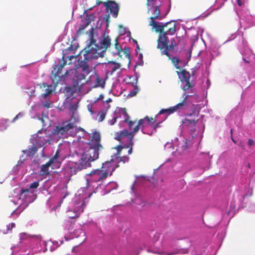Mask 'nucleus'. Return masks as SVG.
I'll list each match as a JSON object with an SVG mask.
<instances>
[{"mask_svg": "<svg viewBox=\"0 0 255 255\" xmlns=\"http://www.w3.org/2000/svg\"><path fill=\"white\" fill-rule=\"evenodd\" d=\"M176 73L178 75H181L182 77L181 81L182 84L185 83V84L183 85L182 89L185 91V92L187 93V94L193 93V91L191 88H193L195 84L192 81H190L191 78L190 73L185 69L181 70L180 72L177 71Z\"/></svg>", "mask_w": 255, "mask_h": 255, "instance_id": "obj_12", "label": "nucleus"}, {"mask_svg": "<svg viewBox=\"0 0 255 255\" xmlns=\"http://www.w3.org/2000/svg\"><path fill=\"white\" fill-rule=\"evenodd\" d=\"M225 236V232L223 230L221 235H218L219 243L216 245L214 243H206L200 244L195 247L194 244L186 239L181 245L177 246L174 239L170 238L168 235H161L157 232L150 242H148L147 239H143L140 243L131 245L128 249L127 255H138L139 252L144 248L147 249L148 252L160 255L186 254L190 251L194 255H215Z\"/></svg>", "mask_w": 255, "mask_h": 255, "instance_id": "obj_1", "label": "nucleus"}, {"mask_svg": "<svg viewBox=\"0 0 255 255\" xmlns=\"http://www.w3.org/2000/svg\"><path fill=\"white\" fill-rule=\"evenodd\" d=\"M83 60L80 61V67L75 70V76L77 82L81 81L85 78L86 75L89 72V66L86 64L87 61L90 59H85V56L83 55Z\"/></svg>", "mask_w": 255, "mask_h": 255, "instance_id": "obj_14", "label": "nucleus"}, {"mask_svg": "<svg viewBox=\"0 0 255 255\" xmlns=\"http://www.w3.org/2000/svg\"><path fill=\"white\" fill-rule=\"evenodd\" d=\"M79 130H81L82 131H84V129L83 128H75L76 132H78Z\"/></svg>", "mask_w": 255, "mask_h": 255, "instance_id": "obj_62", "label": "nucleus"}, {"mask_svg": "<svg viewBox=\"0 0 255 255\" xmlns=\"http://www.w3.org/2000/svg\"><path fill=\"white\" fill-rule=\"evenodd\" d=\"M101 3H104L106 8L107 14L103 16V20L106 24V28H108L109 26L110 22L111 16L110 14L112 13V0H108L107 2H102Z\"/></svg>", "mask_w": 255, "mask_h": 255, "instance_id": "obj_24", "label": "nucleus"}, {"mask_svg": "<svg viewBox=\"0 0 255 255\" xmlns=\"http://www.w3.org/2000/svg\"><path fill=\"white\" fill-rule=\"evenodd\" d=\"M115 51L113 52V56L117 57V59H123V55H125L126 58L129 59L130 57V49L128 47H125L124 49L120 45L118 38L115 39Z\"/></svg>", "mask_w": 255, "mask_h": 255, "instance_id": "obj_17", "label": "nucleus"}, {"mask_svg": "<svg viewBox=\"0 0 255 255\" xmlns=\"http://www.w3.org/2000/svg\"><path fill=\"white\" fill-rule=\"evenodd\" d=\"M114 161H115V160H113V169H112L113 172V171H114V170H115L116 168H117V167H118V165H117L116 167H114Z\"/></svg>", "mask_w": 255, "mask_h": 255, "instance_id": "obj_63", "label": "nucleus"}, {"mask_svg": "<svg viewBox=\"0 0 255 255\" xmlns=\"http://www.w3.org/2000/svg\"><path fill=\"white\" fill-rule=\"evenodd\" d=\"M111 182L109 183V185L105 187V189L101 191V195H105L109 193H110L112 190V188L110 187V184Z\"/></svg>", "mask_w": 255, "mask_h": 255, "instance_id": "obj_45", "label": "nucleus"}, {"mask_svg": "<svg viewBox=\"0 0 255 255\" xmlns=\"http://www.w3.org/2000/svg\"><path fill=\"white\" fill-rule=\"evenodd\" d=\"M25 207L26 206L21 203L20 206L11 213L10 216L13 218H17Z\"/></svg>", "mask_w": 255, "mask_h": 255, "instance_id": "obj_35", "label": "nucleus"}, {"mask_svg": "<svg viewBox=\"0 0 255 255\" xmlns=\"http://www.w3.org/2000/svg\"><path fill=\"white\" fill-rule=\"evenodd\" d=\"M189 145V140L183 136H179L174 139L172 144L166 145L165 148L171 154H174V153L182 154L187 149Z\"/></svg>", "mask_w": 255, "mask_h": 255, "instance_id": "obj_8", "label": "nucleus"}, {"mask_svg": "<svg viewBox=\"0 0 255 255\" xmlns=\"http://www.w3.org/2000/svg\"><path fill=\"white\" fill-rule=\"evenodd\" d=\"M169 42V41L168 37L165 38V36H163L162 40L157 43V47L160 50L162 55H166L168 58H170V55L169 53V51H173L177 45L168 44Z\"/></svg>", "mask_w": 255, "mask_h": 255, "instance_id": "obj_13", "label": "nucleus"}, {"mask_svg": "<svg viewBox=\"0 0 255 255\" xmlns=\"http://www.w3.org/2000/svg\"><path fill=\"white\" fill-rule=\"evenodd\" d=\"M34 144L38 147L41 148L45 144L50 143L51 140L46 135V131L39 130L38 133L34 137Z\"/></svg>", "mask_w": 255, "mask_h": 255, "instance_id": "obj_19", "label": "nucleus"}, {"mask_svg": "<svg viewBox=\"0 0 255 255\" xmlns=\"http://www.w3.org/2000/svg\"><path fill=\"white\" fill-rule=\"evenodd\" d=\"M171 21L166 22L164 24L162 23H159L155 21L154 20H151L149 23V25L152 26L153 28H155V30L156 32H159V34L157 39V43L162 40L163 36H165V38L167 37V35H173L176 32V24L175 23H173V25L168 28L166 30H164L165 28H167V26L171 24Z\"/></svg>", "mask_w": 255, "mask_h": 255, "instance_id": "obj_7", "label": "nucleus"}, {"mask_svg": "<svg viewBox=\"0 0 255 255\" xmlns=\"http://www.w3.org/2000/svg\"><path fill=\"white\" fill-rule=\"evenodd\" d=\"M66 64L67 62L63 55L62 59L59 60L58 64L55 65L52 70L51 78L54 84H57L59 82L63 81L64 77L68 75L69 71L68 70L64 74L62 72V69Z\"/></svg>", "mask_w": 255, "mask_h": 255, "instance_id": "obj_9", "label": "nucleus"}, {"mask_svg": "<svg viewBox=\"0 0 255 255\" xmlns=\"http://www.w3.org/2000/svg\"><path fill=\"white\" fill-rule=\"evenodd\" d=\"M193 95H189L186 92H184L182 96L183 100L181 102L175 106L171 107L168 109H162L160 111L158 115L166 113L168 115L173 114L176 112L180 111V110H184L188 105L187 99L189 97L192 96Z\"/></svg>", "mask_w": 255, "mask_h": 255, "instance_id": "obj_11", "label": "nucleus"}, {"mask_svg": "<svg viewBox=\"0 0 255 255\" xmlns=\"http://www.w3.org/2000/svg\"><path fill=\"white\" fill-rule=\"evenodd\" d=\"M111 167L112 160H107L103 163L101 168L93 170L85 176L87 186L77 191L67 208V214L70 219L79 217L83 212L92 193L98 192L99 188H102V185L97 183L112 175Z\"/></svg>", "mask_w": 255, "mask_h": 255, "instance_id": "obj_2", "label": "nucleus"}, {"mask_svg": "<svg viewBox=\"0 0 255 255\" xmlns=\"http://www.w3.org/2000/svg\"><path fill=\"white\" fill-rule=\"evenodd\" d=\"M138 131H139L138 126H135L134 128L133 129L132 131H131L130 132H128V130L127 136H128L129 138H130V140L131 141H132V139L133 138L136 132H137Z\"/></svg>", "mask_w": 255, "mask_h": 255, "instance_id": "obj_42", "label": "nucleus"}, {"mask_svg": "<svg viewBox=\"0 0 255 255\" xmlns=\"http://www.w3.org/2000/svg\"><path fill=\"white\" fill-rule=\"evenodd\" d=\"M112 102V99L111 98H109L108 100L103 101V108L102 110L106 112H108V110L110 109L111 106L110 103Z\"/></svg>", "mask_w": 255, "mask_h": 255, "instance_id": "obj_39", "label": "nucleus"}, {"mask_svg": "<svg viewBox=\"0 0 255 255\" xmlns=\"http://www.w3.org/2000/svg\"><path fill=\"white\" fill-rule=\"evenodd\" d=\"M68 194L66 188H63L56 195L50 197L47 201L46 204L49 208H51L52 210H56L61 206L64 199Z\"/></svg>", "mask_w": 255, "mask_h": 255, "instance_id": "obj_10", "label": "nucleus"}, {"mask_svg": "<svg viewBox=\"0 0 255 255\" xmlns=\"http://www.w3.org/2000/svg\"><path fill=\"white\" fill-rule=\"evenodd\" d=\"M17 248H19V246L18 245L11 246L10 250L12 251V252L10 255H13L15 252L14 250Z\"/></svg>", "mask_w": 255, "mask_h": 255, "instance_id": "obj_49", "label": "nucleus"}, {"mask_svg": "<svg viewBox=\"0 0 255 255\" xmlns=\"http://www.w3.org/2000/svg\"><path fill=\"white\" fill-rule=\"evenodd\" d=\"M155 121V118H149L148 116H146L143 119L139 120L138 124L136 126H138L139 129L141 128L143 133L150 134L151 133L146 130V128H151L152 123H154Z\"/></svg>", "mask_w": 255, "mask_h": 255, "instance_id": "obj_18", "label": "nucleus"}, {"mask_svg": "<svg viewBox=\"0 0 255 255\" xmlns=\"http://www.w3.org/2000/svg\"><path fill=\"white\" fill-rule=\"evenodd\" d=\"M133 143H131V146H132ZM117 149V153L116 155H114L116 156V158H120V159H122L125 158V159H128L127 156L129 154H131L132 152V146L129 147L128 146H121L119 145L116 147Z\"/></svg>", "mask_w": 255, "mask_h": 255, "instance_id": "obj_20", "label": "nucleus"}, {"mask_svg": "<svg viewBox=\"0 0 255 255\" xmlns=\"http://www.w3.org/2000/svg\"><path fill=\"white\" fill-rule=\"evenodd\" d=\"M252 195V189L249 186L247 187L245 186L244 189H241L240 190L236 191L233 195V201L231 202L230 208L228 211H225L222 209V213L226 214L230 218H232L236 213V204L240 205L241 204L246 196H250Z\"/></svg>", "mask_w": 255, "mask_h": 255, "instance_id": "obj_4", "label": "nucleus"}, {"mask_svg": "<svg viewBox=\"0 0 255 255\" xmlns=\"http://www.w3.org/2000/svg\"><path fill=\"white\" fill-rule=\"evenodd\" d=\"M119 114H121V117H122V120L120 121V122H123L124 123H128V126L129 128H131L133 125V124H134L136 122V121H132L131 120H129V116L127 114L126 110L125 109L121 108L117 109L115 111L114 117V121L113 122V125H114V124L118 119Z\"/></svg>", "mask_w": 255, "mask_h": 255, "instance_id": "obj_16", "label": "nucleus"}, {"mask_svg": "<svg viewBox=\"0 0 255 255\" xmlns=\"http://www.w3.org/2000/svg\"><path fill=\"white\" fill-rule=\"evenodd\" d=\"M19 240H20L21 242L24 240H27L28 241L31 242H35L37 244H39L40 246H43L45 248V249L43 250L44 252L47 250L48 247L49 248V250L51 252H53L59 246L58 242L57 241H54L53 242L50 240L46 242L42 241L41 237L40 236H31L25 233H22L19 234Z\"/></svg>", "mask_w": 255, "mask_h": 255, "instance_id": "obj_6", "label": "nucleus"}, {"mask_svg": "<svg viewBox=\"0 0 255 255\" xmlns=\"http://www.w3.org/2000/svg\"><path fill=\"white\" fill-rule=\"evenodd\" d=\"M43 85L44 88L47 87L45 89V92L42 94V96L45 98L52 93V90L51 85L47 86L45 84Z\"/></svg>", "mask_w": 255, "mask_h": 255, "instance_id": "obj_41", "label": "nucleus"}, {"mask_svg": "<svg viewBox=\"0 0 255 255\" xmlns=\"http://www.w3.org/2000/svg\"><path fill=\"white\" fill-rule=\"evenodd\" d=\"M89 161H94V160H78L76 162L68 160L62 168L61 172L65 177H69L82 169L91 167V164Z\"/></svg>", "mask_w": 255, "mask_h": 255, "instance_id": "obj_5", "label": "nucleus"}, {"mask_svg": "<svg viewBox=\"0 0 255 255\" xmlns=\"http://www.w3.org/2000/svg\"><path fill=\"white\" fill-rule=\"evenodd\" d=\"M48 162L41 165L39 174L42 176H45L49 174V166Z\"/></svg>", "mask_w": 255, "mask_h": 255, "instance_id": "obj_33", "label": "nucleus"}, {"mask_svg": "<svg viewBox=\"0 0 255 255\" xmlns=\"http://www.w3.org/2000/svg\"><path fill=\"white\" fill-rule=\"evenodd\" d=\"M15 225L14 223H11L9 224L8 225H7V230H11L13 228L15 227Z\"/></svg>", "mask_w": 255, "mask_h": 255, "instance_id": "obj_50", "label": "nucleus"}, {"mask_svg": "<svg viewBox=\"0 0 255 255\" xmlns=\"http://www.w3.org/2000/svg\"><path fill=\"white\" fill-rule=\"evenodd\" d=\"M38 148H39L34 143L32 145L29 146L27 149L22 150L21 158H23V159L32 158L36 153Z\"/></svg>", "mask_w": 255, "mask_h": 255, "instance_id": "obj_23", "label": "nucleus"}, {"mask_svg": "<svg viewBox=\"0 0 255 255\" xmlns=\"http://www.w3.org/2000/svg\"><path fill=\"white\" fill-rule=\"evenodd\" d=\"M127 134L128 129H125L121 131L120 132H117L115 136V139L118 141H121L127 136Z\"/></svg>", "mask_w": 255, "mask_h": 255, "instance_id": "obj_37", "label": "nucleus"}, {"mask_svg": "<svg viewBox=\"0 0 255 255\" xmlns=\"http://www.w3.org/2000/svg\"><path fill=\"white\" fill-rule=\"evenodd\" d=\"M104 98V95L103 94H101L99 98L95 100L93 102L87 105V109L88 111L92 114L93 115L96 113L94 110V105L98 101L103 100Z\"/></svg>", "mask_w": 255, "mask_h": 255, "instance_id": "obj_28", "label": "nucleus"}, {"mask_svg": "<svg viewBox=\"0 0 255 255\" xmlns=\"http://www.w3.org/2000/svg\"><path fill=\"white\" fill-rule=\"evenodd\" d=\"M119 31L120 33V34L124 35L125 34L126 32V29L124 27L121 26L119 28Z\"/></svg>", "mask_w": 255, "mask_h": 255, "instance_id": "obj_48", "label": "nucleus"}, {"mask_svg": "<svg viewBox=\"0 0 255 255\" xmlns=\"http://www.w3.org/2000/svg\"><path fill=\"white\" fill-rule=\"evenodd\" d=\"M238 145L241 147L242 149H244V145H243V142L242 141H240L238 143Z\"/></svg>", "mask_w": 255, "mask_h": 255, "instance_id": "obj_59", "label": "nucleus"}, {"mask_svg": "<svg viewBox=\"0 0 255 255\" xmlns=\"http://www.w3.org/2000/svg\"><path fill=\"white\" fill-rule=\"evenodd\" d=\"M134 82H130L131 84V85L132 86H134L135 85H136L137 84V79L136 78V79H134Z\"/></svg>", "mask_w": 255, "mask_h": 255, "instance_id": "obj_57", "label": "nucleus"}, {"mask_svg": "<svg viewBox=\"0 0 255 255\" xmlns=\"http://www.w3.org/2000/svg\"><path fill=\"white\" fill-rule=\"evenodd\" d=\"M81 234H84L85 235V233L81 229H79L76 230L74 233H72L71 234V238H78L79 237Z\"/></svg>", "mask_w": 255, "mask_h": 255, "instance_id": "obj_44", "label": "nucleus"}, {"mask_svg": "<svg viewBox=\"0 0 255 255\" xmlns=\"http://www.w3.org/2000/svg\"><path fill=\"white\" fill-rule=\"evenodd\" d=\"M92 78L94 79L95 82L94 87H101L102 88L104 87L105 83V81L103 79L101 78L98 75L96 74H95V75L92 77Z\"/></svg>", "mask_w": 255, "mask_h": 255, "instance_id": "obj_31", "label": "nucleus"}, {"mask_svg": "<svg viewBox=\"0 0 255 255\" xmlns=\"http://www.w3.org/2000/svg\"><path fill=\"white\" fill-rule=\"evenodd\" d=\"M38 186H39L38 182H37V181L33 182L30 185L28 189H31V191H33L34 192V190L35 189H36Z\"/></svg>", "mask_w": 255, "mask_h": 255, "instance_id": "obj_46", "label": "nucleus"}, {"mask_svg": "<svg viewBox=\"0 0 255 255\" xmlns=\"http://www.w3.org/2000/svg\"><path fill=\"white\" fill-rule=\"evenodd\" d=\"M120 6L116 1L113 0V17L116 18L118 15Z\"/></svg>", "mask_w": 255, "mask_h": 255, "instance_id": "obj_38", "label": "nucleus"}, {"mask_svg": "<svg viewBox=\"0 0 255 255\" xmlns=\"http://www.w3.org/2000/svg\"><path fill=\"white\" fill-rule=\"evenodd\" d=\"M135 180L134 181L132 186H131V192L133 193H134V185L136 183L137 180V182L140 183V184H143L142 182H141V180H145V181H149L150 180V177L147 176L141 175L140 176L138 177L137 176L135 175Z\"/></svg>", "mask_w": 255, "mask_h": 255, "instance_id": "obj_29", "label": "nucleus"}, {"mask_svg": "<svg viewBox=\"0 0 255 255\" xmlns=\"http://www.w3.org/2000/svg\"><path fill=\"white\" fill-rule=\"evenodd\" d=\"M25 168L26 165L24 160H18L17 164L13 167L11 172L13 174H17L20 171L23 172Z\"/></svg>", "mask_w": 255, "mask_h": 255, "instance_id": "obj_26", "label": "nucleus"}, {"mask_svg": "<svg viewBox=\"0 0 255 255\" xmlns=\"http://www.w3.org/2000/svg\"><path fill=\"white\" fill-rule=\"evenodd\" d=\"M118 186V184L116 182H114L113 181V190L116 189L117 188V187Z\"/></svg>", "mask_w": 255, "mask_h": 255, "instance_id": "obj_58", "label": "nucleus"}, {"mask_svg": "<svg viewBox=\"0 0 255 255\" xmlns=\"http://www.w3.org/2000/svg\"><path fill=\"white\" fill-rule=\"evenodd\" d=\"M92 38L90 44L81 51L79 56H81L82 54L84 55L86 60L103 57L108 47L111 44L110 37L109 36H106L105 33L104 38L101 42V46H98Z\"/></svg>", "mask_w": 255, "mask_h": 255, "instance_id": "obj_3", "label": "nucleus"}, {"mask_svg": "<svg viewBox=\"0 0 255 255\" xmlns=\"http://www.w3.org/2000/svg\"><path fill=\"white\" fill-rule=\"evenodd\" d=\"M169 59L171 60L172 63L177 69H180V67L179 65V64L180 62V60L177 57H174L173 58H171L170 56Z\"/></svg>", "mask_w": 255, "mask_h": 255, "instance_id": "obj_40", "label": "nucleus"}, {"mask_svg": "<svg viewBox=\"0 0 255 255\" xmlns=\"http://www.w3.org/2000/svg\"><path fill=\"white\" fill-rule=\"evenodd\" d=\"M49 167L52 170L59 168L61 165V162L60 160H49L48 162Z\"/></svg>", "mask_w": 255, "mask_h": 255, "instance_id": "obj_36", "label": "nucleus"}, {"mask_svg": "<svg viewBox=\"0 0 255 255\" xmlns=\"http://www.w3.org/2000/svg\"><path fill=\"white\" fill-rule=\"evenodd\" d=\"M195 70L192 71L191 76L192 75V76H194L195 75Z\"/></svg>", "mask_w": 255, "mask_h": 255, "instance_id": "obj_64", "label": "nucleus"}, {"mask_svg": "<svg viewBox=\"0 0 255 255\" xmlns=\"http://www.w3.org/2000/svg\"><path fill=\"white\" fill-rule=\"evenodd\" d=\"M237 4L239 6H241L244 3V0H237Z\"/></svg>", "mask_w": 255, "mask_h": 255, "instance_id": "obj_55", "label": "nucleus"}, {"mask_svg": "<svg viewBox=\"0 0 255 255\" xmlns=\"http://www.w3.org/2000/svg\"><path fill=\"white\" fill-rule=\"evenodd\" d=\"M22 115L21 113H19L18 115H17L12 120V122H14L17 119H18L19 117H22Z\"/></svg>", "mask_w": 255, "mask_h": 255, "instance_id": "obj_54", "label": "nucleus"}, {"mask_svg": "<svg viewBox=\"0 0 255 255\" xmlns=\"http://www.w3.org/2000/svg\"><path fill=\"white\" fill-rule=\"evenodd\" d=\"M74 128V124L65 122L63 124L62 126L56 127L55 128L53 129L52 133L55 135H63Z\"/></svg>", "mask_w": 255, "mask_h": 255, "instance_id": "obj_21", "label": "nucleus"}, {"mask_svg": "<svg viewBox=\"0 0 255 255\" xmlns=\"http://www.w3.org/2000/svg\"><path fill=\"white\" fill-rule=\"evenodd\" d=\"M255 142L252 139H249L248 140V144L249 146H252L254 144Z\"/></svg>", "mask_w": 255, "mask_h": 255, "instance_id": "obj_56", "label": "nucleus"}, {"mask_svg": "<svg viewBox=\"0 0 255 255\" xmlns=\"http://www.w3.org/2000/svg\"><path fill=\"white\" fill-rule=\"evenodd\" d=\"M100 140L101 135L100 133L97 131H95L93 132L91 139L90 140V143L94 147H102V145L100 144Z\"/></svg>", "mask_w": 255, "mask_h": 255, "instance_id": "obj_25", "label": "nucleus"}, {"mask_svg": "<svg viewBox=\"0 0 255 255\" xmlns=\"http://www.w3.org/2000/svg\"><path fill=\"white\" fill-rule=\"evenodd\" d=\"M107 113L104 111L102 110H101L98 114V117L97 118V121L99 122H102L105 119Z\"/></svg>", "mask_w": 255, "mask_h": 255, "instance_id": "obj_43", "label": "nucleus"}, {"mask_svg": "<svg viewBox=\"0 0 255 255\" xmlns=\"http://www.w3.org/2000/svg\"><path fill=\"white\" fill-rule=\"evenodd\" d=\"M99 148L90 147L84 153L81 159H97L99 158Z\"/></svg>", "mask_w": 255, "mask_h": 255, "instance_id": "obj_22", "label": "nucleus"}, {"mask_svg": "<svg viewBox=\"0 0 255 255\" xmlns=\"http://www.w3.org/2000/svg\"><path fill=\"white\" fill-rule=\"evenodd\" d=\"M131 201L133 203L137 205H141L143 208L146 205V203L145 202L143 197L141 195H137L134 199H131Z\"/></svg>", "mask_w": 255, "mask_h": 255, "instance_id": "obj_30", "label": "nucleus"}, {"mask_svg": "<svg viewBox=\"0 0 255 255\" xmlns=\"http://www.w3.org/2000/svg\"><path fill=\"white\" fill-rule=\"evenodd\" d=\"M59 150L57 149L54 156L50 158V159H57L59 157Z\"/></svg>", "mask_w": 255, "mask_h": 255, "instance_id": "obj_51", "label": "nucleus"}, {"mask_svg": "<svg viewBox=\"0 0 255 255\" xmlns=\"http://www.w3.org/2000/svg\"><path fill=\"white\" fill-rule=\"evenodd\" d=\"M153 0H147V3H146V5L147 6H149L150 5V2L151 1H152Z\"/></svg>", "mask_w": 255, "mask_h": 255, "instance_id": "obj_61", "label": "nucleus"}, {"mask_svg": "<svg viewBox=\"0 0 255 255\" xmlns=\"http://www.w3.org/2000/svg\"><path fill=\"white\" fill-rule=\"evenodd\" d=\"M70 111L72 112L73 115L74 114L75 112L77 111V106L75 104L70 105L69 108Z\"/></svg>", "mask_w": 255, "mask_h": 255, "instance_id": "obj_47", "label": "nucleus"}, {"mask_svg": "<svg viewBox=\"0 0 255 255\" xmlns=\"http://www.w3.org/2000/svg\"><path fill=\"white\" fill-rule=\"evenodd\" d=\"M197 121L198 120H191L188 119L186 117L182 121V123L185 126H190L191 128H192L196 126Z\"/></svg>", "mask_w": 255, "mask_h": 255, "instance_id": "obj_34", "label": "nucleus"}, {"mask_svg": "<svg viewBox=\"0 0 255 255\" xmlns=\"http://www.w3.org/2000/svg\"><path fill=\"white\" fill-rule=\"evenodd\" d=\"M159 127H160V123H158L155 125L154 124V123H152V126L151 127V128H152L154 130H156V128Z\"/></svg>", "mask_w": 255, "mask_h": 255, "instance_id": "obj_52", "label": "nucleus"}, {"mask_svg": "<svg viewBox=\"0 0 255 255\" xmlns=\"http://www.w3.org/2000/svg\"><path fill=\"white\" fill-rule=\"evenodd\" d=\"M19 194V200H21L24 204V205L27 206L28 204L34 201L36 198V195L33 191H31V189H23L20 190Z\"/></svg>", "mask_w": 255, "mask_h": 255, "instance_id": "obj_15", "label": "nucleus"}, {"mask_svg": "<svg viewBox=\"0 0 255 255\" xmlns=\"http://www.w3.org/2000/svg\"><path fill=\"white\" fill-rule=\"evenodd\" d=\"M153 16L150 17L151 20H154L155 19H159L161 20L164 17V16H162L160 15V10L159 8V6L158 5H155L153 6Z\"/></svg>", "mask_w": 255, "mask_h": 255, "instance_id": "obj_27", "label": "nucleus"}, {"mask_svg": "<svg viewBox=\"0 0 255 255\" xmlns=\"http://www.w3.org/2000/svg\"><path fill=\"white\" fill-rule=\"evenodd\" d=\"M122 60L120 58L117 59V57L113 56V72L120 68L122 66Z\"/></svg>", "mask_w": 255, "mask_h": 255, "instance_id": "obj_32", "label": "nucleus"}, {"mask_svg": "<svg viewBox=\"0 0 255 255\" xmlns=\"http://www.w3.org/2000/svg\"><path fill=\"white\" fill-rule=\"evenodd\" d=\"M195 115H196V110H194L192 113L187 114L186 117L187 118L188 117H192Z\"/></svg>", "mask_w": 255, "mask_h": 255, "instance_id": "obj_53", "label": "nucleus"}, {"mask_svg": "<svg viewBox=\"0 0 255 255\" xmlns=\"http://www.w3.org/2000/svg\"><path fill=\"white\" fill-rule=\"evenodd\" d=\"M170 44H172L173 45H174V44H176L175 43V41L174 40V38H172L171 40H170Z\"/></svg>", "mask_w": 255, "mask_h": 255, "instance_id": "obj_60", "label": "nucleus"}]
</instances>
